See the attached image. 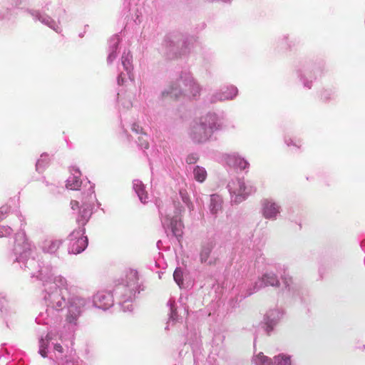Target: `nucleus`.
Segmentation results:
<instances>
[{"mask_svg": "<svg viewBox=\"0 0 365 365\" xmlns=\"http://www.w3.org/2000/svg\"><path fill=\"white\" fill-rule=\"evenodd\" d=\"M215 117L208 115L195 121L191 127L190 135L194 140L200 143L207 140L213 131Z\"/></svg>", "mask_w": 365, "mask_h": 365, "instance_id": "nucleus-1", "label": "nucleus"}, {"mask_svg": "<svg viewBox=\"0 0 365 365\" xmlns=\"http://www.w3.org/2000/svg\"><path fill=\"white\" fill-rule=\"evenodd\" d=\"M227 187L230 194L235 196V202L245 200L252 192V186H246L245 182L238 178L231 180Z\"/></svg>", "mask_w": 365, "mask_h": 365, "instance_id": "nucleus-2", "label": "nucleus"}, {"mask_svg": "<svg viewBox=\"0 0 365 365\" xmlns=\"http://www.w3.org/2000/svg\"><path fill=\"white\" fill-rule=\"evenodd\" d=\"M71 252L73 254H78L86 248L88 239L87 237L83 236L82 235H80L79 233H77L76 235L73 233L71 236Z\"/></svg>", "mask_w": 365, "mask_h": 365, "instance_id": "nucleus-3", "label": "nucleus"}, {"mask_svg": "<svg viewBox=\"0 0 365 365\" xmlns=\"http://www.w3.org/2000/svg\"><path fill=\"white\" fill-rule=\"evenodd\" d=\"M279 213V207L269 200H264L262 204V214L267 219H274Z\"/></svg>", "mask_w": 365, "mask_h": 365, "instance_id": "nucleus-4", "label": "nucleus"}, {"mask_svg": "<svg viewBox=\"0 0 365 365\" xmlns=\"http://www.w3.org/2000/svg\"><path fill=\"white\" fill-rule=\"evenodd\" d=\"M262 281L265 286L279 287L280 283L274 274H264Z\"/></svg>", "mask_w": 365, "mask_h": 365, "instance_id": "nucleus-5", "label": "nucleus"}, {"mask_svg": "<svg viewBox=\"0 0 365 365\" xmlns=\"http://www.w3.org/2000/svg\"><path fill=\"white\" fill-rule=\"evenodd\" d=\"M81 184L82 182L78 177L72 176L67 180L66 187L70 190H76L80 188Z\"/></svg>", "mask_w": 365, "mask_h": 365, "instance_id": "nucleus-6", "label": "nucleus"}, {"mask_svg": "<svg viewBox=\"0 0 365 365\" xmlns=\"http://www.w3.org/2000/svg\"><path fill=\"white\" fill-rule=\"evenodd\" d=\"M193 173L195 179L200 182H203L207 177L206 170L203 168L199 166H196L195 168Z\"/></svg>", "mask_w": 365, "mask_h": 365, "instance_id": "nucleus-7", "label": "nucleus"}, {"mask_svg": "<svg viewBox=\"0 0 365 365\" xmlns=\"http://www.w3.org/2000/svg\"><path fill=\"white\" fill-rule=\"evenodd\" d=\"M135 189L136 193L138 194V195L139 197L140 200L143 203H145L146 200L148 199V194H147L146 191L145 190L143 185L141 183L135 184Z\"/></svg>", "mask_w": 365, "mask_h": 365, "instance_id": "nucleus-8", "label": "nucleus"}, {"mask_svg": "<svg viewBox=\"0 0 365 365\" xmlns=\"http://www.w3.org/2000/svg\"><path fill=\"white\" fill-rule=\"evenodd\" d=\"M171 230L173 232V234L178 237H181L182 231V224L180 221L178 222L176 220H172L170 223Z\"/></svg>", "mask_w": 365, "mask_h": 365, "instance_id": "nucleus-9", "label": "nucleus"}, {"mask_svg": "<svg viewBox=\"0 0 365 365\" xmlns=\"http://www.w3.org/2000/svg\"><path fill=\"white\" fill-rule=\"evenodd\" d=\"M212 246L210 244H207L203 246L200 252V259L202 262H206L210 256Z\"/></svg>", "mask_w": 365, "mask_h": 365, "instance_id": "nucleus-10", "label": "nucleus"}, {"mask_svg": "<svg viewBox=\"0 0 365 365\" xmlns=\"http://www.w3.org/2000/svg\"><path fill=\"white\" fill-rule=\"evenodd\" d=\"M275 365H291L289 356L279 354L274 357Z\"/></svg>", "mask_w": 365, "mask_h": 365, "instance_id": "nucleus-11", "label": "nucleus"}, {"mask_svg": "<svg viewBox=\"0 0 365 365\" xmlns=\"http://www.w3.org/2000/svg\"><path fill=\"white\" fill-rule=\"evenodd\" d=\"M256 363L260 365H272V359L264 356L262 353H259L256 356Z\"/></svg>", "mask_w": 365, "mask_h": 365, "instance_id": "nucleus-12", "label": "nucleus"}, {"mask_svg": "<svg viewBox=\"0 0 365 365\" xmlns=\"http://www.w3.org/2000/svg\"><path fill=\"white\" fill-rule=\"evenodd\" d=\"M173 277L176 283L180 287L183 284L182 272L180 269H176L173 274Z\"/></svg>", "mask_w": 365, "mask_h": 365, "instance_id": "nucleus-13", "label": "nucleus"}, {"mask_svg": "<svg viewBox=\"0 0 365 365\" xmlns=\"http://www.w3.org/2000/svg\"><path fill=\"white\" fill-rule=\"evenodd\" d=\"M248 165V163L241 158H237L235 160V166L240 170H245Z\"/></svg>", "mask_w": 365, "mask_h": 365, "instance_id": "nucleus-14", "label": "nucleus"}, {"mask_svg": "<svg viewBox=\"0 0 365 365\" xmlns=\"http://www.w3.org/2000/svg\"><path fill=\"white\" fill-rule=\"evenodd\" d=\"M138 143L140 147L148 149L149 147V144L147 139V135L145 134H143L138 138Z\"/></svg>", "mask_w": 365, "mask_h": 365, "instance_id": "nucleus-15", "label": "nucleus"}, {"mask_svg": "<svg viewBox=\"0 0 365 365\" xmlns=\"http://www.w3.org/2000/svg\"><path fill=\"white\" fill-rule=\"evenodd\" d=\"M190 86H191V95L195 97L200 93V86L197 83L195 82H190Z\"/></svg>", "mask_w": 365, "mask_h": 365, "instance_id": "nucleus-16", "label": "nucleus"}, {"mask_svg": "<svg viewBox=\"0 0 365 365\" xmlns=\"http://www.w3.org/2000/svg\"><path fill=\"white\" fill-rule=\"evenodd\" d=\"M46 345L45 344V341L44 340H41V347H40V350H39V353L40 354L43 356V357H46Z\"/></svg>", "mask_w": 365, "mask_h": 365, "instance_id": "nucleus-17", "label": "nucleus"}, {"mask_svg": "<svg viewBox=\"0 0 365 365\" xmlns=\"http://www.w3.org/2000/svg\"><path fill=\"white\" fill-rule=\"evenodd\" d=\"M60 242L58 241L51 242L48 247V251L51 252H55L59 247Z\"/></svg>", "mask_w": 365, "mask_h": 365, "instance_id": "nucleus-18", "label": "nucleus"}, {"mask_svg": "<svg viewBox=\"0 0 365 365\" xmlns=\"http://www.w3.org/2000/svg\"><path fill=\"white\" fill-rule=\"evenodd\" d=\"M282 279L287 287H289L290 286V284H292V279L291 277L284 275L282 277Z\"/></svg>", "mask_w": 365, "mask_h": 365, "instance_id": "nucleus-19", "label": "nucleus"}, {"mask_svg": "<svg viewBox=\"0 0 365 365\" xmlns=\"http://www.w3.org/2000/svg\"><path fill=\"white\" fill-rule=\"evenodd\" d=\"M129 279H130V282H127V285L129 284L130 282H135L136 279H137V273L135 272H133V271H130L129 272Z\"/></svg>", "mask_w": 365, "mask_h": 365, "instance_id": "nucleus-20", "label": "nucleus"}, {"mask_svg": "<svg viewBox=\"0 0 365 365\" xmlns=\"http://www.w3.org/2000/svg\"><path fill=\"white\" fill-rule=\"evenodd\" d=\"M3 230H4L5 232H6L5 235H9L11 233V231H12L10 227H6H6H3L0 228V237H4V235L3 233Z\"/></svg>", "mask_w": 365, "mask_h": 365, "instance_id": "nucleus-21", "label": "nucleus"}, {"mask_svg": "<svg viewBox=\"0 0 365 365\" xmlns=\"http://www.w3.org/2000/svg\"><path fill=\"white\" fill-rule=\"evenodd\" d=\"M90 210L87 208H83V211L81 212L82 217L86 220L90 216Z\"/></svg>", "mask_w": 365, "mask_h": 365, "instance_id": "nucleus-22", "label": "nucleus"}, {"mask_svg": "<svg viewBox=\"0 0 365 365\" xmlns=\"http://www.w3.org/2000/svg\"><path fill=\"white\" fill-rule=\"evenodd\" d=\"M107 302H106L104 304H100L99 306H102L104 309H106L107 307H110L112 304V300L110 297L108 296L107 297Z\"/></svg>", "mask_w": 365, "mask_h": 365, "instance_id": "nucleus-23", "label": "nucleus"}, {"mask_svg": "<svg viewBox=\"0 0 365 365\" xmlns=\"http://www.w3.org/2000/svg\"><path fill=\"white\" fill-rule=\"evenodd\" d=\"M71 208L73 210H76V209L79 208V202L78 201H76V200L71 201Z\"/></svg>", "mask_w": 365, "mask_h": 365, "instance_id": "nucleus-24", "label": "nucleus"}, {"mask_svg": "<svg viewBox=\"0 0 365 365\" xmlns=\"http://www.w3.org/2000/svg\"><path fill=\"white\" fill-rule=\"evenodd\" d=\"M132 130L138 133L141 130V128L138 124L134 123L132 126Z\"/></svg>", "mask_w": 365, "mask_h": 365, "instance_id": "nucleus-25", "label": "nucleus"}, {"mask_svg": "<svg viewBox=\"0 0 365 365\" xmlns=\"http://www.w3.org/2000/svg\"><path fill=\"white\" fill-rule=\"evenodd\" d=\"M54 349L60 353L63 352V347L60 344H56L54 346Z\"/></svg>", "mask_w": 365, "mask_h": 365, "instance_id": "nucleus-26", "label": "nucleus"}, {"mask_svg": "<svg viewBox=\"0 0 365 365\" xmlns=\"http://www.w3.org/2000/svg\"><path fill=\"white\" fill-rule=\"evenodd\" d=\"M106 298V296L104 295V294H98L96 297V301L98 300V301H101L103 299H105Z\"/></svg>", "mask_w": 365, "mask_h": 365, "instance_id": "nucleus-27", "label": "nucleus"}, {"mask_svg": "<svg viewBox=\"0 0 365 365\" xmlns=\"http://www.w3.org/2000/svg\"><path fill=\"white\" fill-rule=\"evenodd\" d=\"M155 205L158 207L159 209H160L163 205L162 200L160 199L155 200Z\"/></svg>", "mask_w": 365, "mask_h": 365, "instance_id": "nucleus-28", "label": "nucleus"}, {"mask_svg": "<svg viewBox=\"0 0 365 365\" xmlns=\"http://www.w3.org/2000/svg\"><path fill=\"white\" fill-rule=\"evenodd\" d=\"M195 162V159L193 157L189 156L187 158V163H194Z\"/></svg>", "mask_w": 365, "mask_h": 365, "instance_id": "nucleus-29", "label": "nucleus"}, {"mask_svg": "<svg viewBox=\"0 0 365 365\" xmlns=\"http://www.w3.org/2000/svg\"><path fill=\"white\" fill-rule=\"evenodd\" d=\"M233 96H236L237 91L236 88H232Z\"/></svg>", "mask_w": 365, "mask_h": 365, "instance_id": "nucleus-30", "label": "nucleus"}, {"mask_svg": "<svg viewBox=\"0 0 365 365\" xmlns=\"http://www.w3.org/2000/svg\"><path fill=\"white\" fill-rule=\"evenodd\" d=\"M65 365H78L77 364L74 363V362H71V361H67L66 364Z\"/></svg>", "mask_w": 365, "mask_h": 365, "instance_id": "nucleus-31", "label": "nucleus"}, {"mask_svg": "<svg viewBox=\"0 0 365 365\" xmlns=\"http://www.w3.org/2000/svg\"><path fill=\"white\" fill-rule=\"evenodd\" d=\"M182 200L185 202L186 203H188V198L185 197V196H182Z\"/></svg>", "mask_w": 365, "mask_h": 365, "instance_id": "nucleus-32", "label": "nucleus"}]
</instances>
